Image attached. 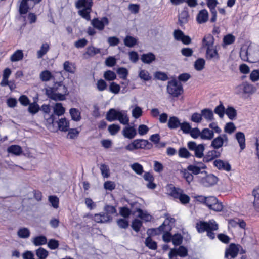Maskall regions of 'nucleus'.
Listing matches in <instances>:
<instances>
[{"instance_id":"f257e3e1","label":"nucleus","mask_w":259,"mask_h":259,"mask_svg":"<svg viewBox=\"0 0 259 259\" xmlns=\"http://www.w3.org/2000/svg\"><path fill=\"white\" fill-rule=\"evenodd\" d=\"M214 42V38L211 34L205 35L202 40V48H206V57L208 60H213L217 62L220 59V55L216 49H212Z\"/></svg>"},{"instance_id":"f03ea898","label":"nucleus","mask_w":259,"mask_h":259,"mask_svg":"<svg viewBox=\"0 0 259 259\" xmlns=\"http://www.w3.org/2000/svg\"><path fill=\"white\" fill-rule=\"evenodd\" d=\"M67 89L61 82L55 83L53 88L46 89V94L48 97L55 101H63L65 99V95Z\"/></svg>"},{"instance_id":"7ed1b4c3","label":"nucleus","mask_w":259,"mask_h":259,"mask_svg":"<svg viewBox=\"0 0 259 259\" xmlns=\"http://www.w3.org/2000/svg\"><path fill=\"white\" fill-rule=\"evenodd\" d=\"M241 245L234 243H231L225 249L224 258L226 259H247L246 255L238 256L239 248Z\"/></svg>"},{"instance_id":"20e7f679","label":"nucleus","mask_w":259,"mask_h":259,"mask_svg":"<svg viewBox=\"0 0 259 259\" xmlns=\"http://www.w3.org/2000/svg\"><path fill=\"white\" fill-rule=\"evenodd\" d=\"M166 90L167 92L174 98L179 97L184 93L182 84L176 78L168 81Z\"/></svg>"},{"instance_id":"39448f33","label":"nucleus","mask_w":259,"mask_h":259,"mask_svg":"<svg viewBox=\"0 0 259 259\" xmlns=\"http://www.w3.org/2000/svg\"><path fill=\"white\" fill-rule=\"evenodd\" d=\"M54 114H51L49 117L45 118L48 124V128L51 131H54L53 129V124L55 120V115L58 116L63 115L65 111V108L63 106L62 104L60 103H56L53 107Z\"/></svg>"},{"instance_id":"423d86ee","label":"nucleus","mask_w":259,"mask_h":259,"mask_svg":"<svg viewBox=\"0 0 259 259\" xmlns=\"http://www.w3.org/2000/svg\"><path fill=\"white\" fill-rule=\"evenodd\" d=\"M169 195L174 199H178L180 203L184 205L189 203L191 200L190 197L185 194L183 189L179 187L174 186L171 189Z\"/></svg>"},{"instance_id":"0eeeda50","label":"nucleus","mask_w":259,"mask_h":259,"mask_svg":"<svg viewBox=\"0 0 259 259\" xmlns=\"http://www.w3.org/2000/svg\"><path fill=\"white\" fill-rule=\"evenodd\" d=\"M188 148L191 151H194V156L201 158L204 156L205 145L203 143L197 145L195 141H189L187 143ZM194 157V156H193Z\"/></svg>"},{"instance_id":"6e6552de","label":"nucleus","mask_w":259,"mask_h":259,"mask_svg":"<svg viewBox=\"0 0 259 259\" xmlns=\"http://www.w3.org/2000/svg\"><path fill=\"white\" fill-rule=\"evenodd\" d=\"M205 205L210 210L217 212H220L223 208L222 202H219L218 198L214 196H207Z\"/></svg>"},{"instance_id":"1a4fd4ad","label":"nucleus","mask_w":259,"mask_h":259,"mask_svg":"<svg viewBox=\"0 0 259 259\" xmlns=\"http://www.w3.org/2000/svg\"><path fill=\"white\" fill-rule=\"evenodd\" d=\"M216 221L213 220H209L208 221H199L196 223V229L198 233L202 234L207 231L209 229H214L212 226Z\"/></svg>"},{"instance_id":"9d476101","label":"nucleus","mask_w":259,"mask_h":259,"mask_svg":"<svg viewBox=\"0 0 259 259\" xmlns=\"http://www.w3.org/2000/svg\"><path fill=\"white\" fill-rule=\"evenodd\" d=\"M125 201L127 202L131 207V208H129L127 206H124L120 208L119 214L120 215L124 218H128L131 214H135L134 213V210L135 209V207H137L139 204L137 202H130V200L128 199H126Z\"/></svg>"},{"instance_id":"9b49d317","label":"nucleus","mask_w":259,"mask_h":259,"mask_svg":"<svg viewBox=\"0 0 259 259\" xmlns=\"http://www.w3.org/2000/svg\"><path fill=\"white\" fill-rule=\"evenodd\" d=\"M93 5V0H82V18L91 20V12Z\"/></svg>"},{"instance_id":"f8f14e48","label":"nucleus","mask_w":259,"mask_h":259,"mask_svg":"<svg viewBox=\"0 0 259 259\" xmlns=\"http://www.w3.org/2000/svg\"><path fill=\"white\" fill-rule=\"evenodd\" d=\"M205 176L200 180V183L205 187H209L216 184L218 178L212 174H205Z\"/></svg>"},{"instance_id":"ddd939ff","label":"nucleus","mask_w":259,"mask_h":259,"mask_svg":"<svg viewBox=\"0 0 259 259\" xmlns=\"http://www.w3.org/2000/svg\"><path fill=\"white\" fill-rule=\"evenodd\" d=\"M91 23L94 28L101 31L104 29L106 25L109 24V21L107 17L104 16L102 17L100 20L98 18H94Z\"/></svg>"},{"instance_id":"4468645a","label":"nucleus","mask_w":259,"mask_h":259,"mask_svg":"<svg viewBox=\"0 0 259 259\" xmlns=\"http://www.w3.org/2000/svg\"><path fill=\"white\" fill-rule=\"evenodd\" d=\"M213 166L220 170L230 171L232 169L231 165L228 161L222 159H215L213 162Z\"/></svg>"},{"instance_id":"2eb2a0df","label":"nucleus","mask_w":259,"mask_h":259,"mask_svg":"<svg viewBox=\"0 0 259 259\" xmlns=\"http://www.w3.org/2000/svg\"><path fill=\"white\" fill-rule=\"evenodd\" d=\"M120 114V110L115 108H110L106 113V119L109 122L117 120Z\"/></svg>"},{"instance_id":"dca6fc26","label":"nucleus","mask_w":259,"mask_h":259,"mask_svg":"<svg viewBox=\"0 0 259 259\" xmlns=\"http://www.w3.org/2000/svg\"><path fill=\"white\" fill-rule=\"evenodd\" d=\"M221 156V152L215 150L209 151L205 155L202 157L203 162L204 163L209 162L216 158Z\"/></svg>"},{"instance_id":"f3484780","label":"nucleus","mask_w":259,"mask_h":259,"mask_svg":"<svg viewBox=\"0 0 259 259\" xmlns=\"http://www.w3.org/2000/svg\"><path fill=\"white\" fill-rule=\"evenodd\" d=\"M137 134L136 129L134 126H130V124L127 125L122 131L123 136L128 139H133L137 135Z\"/></svg>"},{"instance_id":"a211bd4d","label":"nucleus","mask_w":259,"mask_h":259,"mask_svg":"<svg viewBox=\"0 0 259 259\" xmlns=\"http://www.w3.org/2000/svg\"><path fill=\"white\" fill-rule=\"evenodd\" d=\"M138 212V217L144 220L145 222H150L151 221L152 216L150 215L147 211L142 209L139 205L135 207L134 210V213Z\"/></svg>"},{"instance_id":"6ab92c4d","label":"nucleus","mask_w":259,"mask_h":259,"mask_svg":"<svg viewBox=\"0 0 259 259\" xmlns=\"http://www.w3.org/2000/svg\"><path fill=\"white\" fill-rule=\"evenodd\" d=\"M189 14L188 8L185 7L183 10L179 14L178 21L179 25L182 27L184 24H186L188 22V18Z\"/></svg>"},{"instance_id":"aec40b11","label":"nucleus","mask_w":259,"mask_h":259,"mask_svg":"<svg viewBox=\"0 0 259 259\" xmlns=\"http://www.w3.org/2000/svg\"><path fill=\"white\" fill-rule=\"evenodd\" d=\"M156 59V56L153 52L143 53L141 55V60L144 64H150Z\"/></svg>"},{"instance_id":"412c9836","label":"nucleus","mask_w":259,"mask_h":259,"mask_svg":"<svg viewBox=\"0 0 259 259\" xmlns=\"http://www.w3.org/2000/svg\"><path fill=\"white\" fill-rule=\"evenodd\" d=\"M208 20V13L206 9L200 10L196 17V20L199 24H203Z\"/></svg>"},{"instance_id":"4be33fe9","label":"nucleus","mask_w":259,"mask_h":259,"mask_svg":"<svg viewBox=\"0 0 259 259\" xmlns=\"http://www.w3.org/2000/svg\"><path fill=\"white\" fill-rule=\"evenodd\" d=\"M144 179L148 182L147 187L150 189H154L156 187V184L154 183V178L150 172H146L143 176Z\"/></svg>"},{"instance_id":"5701e85b","label":"nucleus","mask_w":259,"mask_h":259,"mask_svg":"<svg viewBox=\"0 0 259 259\" xmlns=\"http://www.w3.org/2000/svg\"><path fill=\"white\" fill-rule=\"evenodd\" d=\"M181 123L178 117L170 116L168 120L167 126L170 130L176 129L181 126Z\"/></svg>"},{"instance_id":"b1692460","label":"nucleus","mask_w":259,"mask_h":259,"mask_svg":"<svg viewBox=\"0 0 259 259\" xmlns=\"http://www.w3.org/2000/svg\"><path fill=\"white\" fill-rule=\"evenodd\" d=\"M31 6H32V5L30 4V2L28 0H21L19 6V12L20 14H26Z\"/></svg>"},{"instance_id":"393cba45","label":"nucleus","mask_w":259,"mask_h":259,"mask_svg":"<svg viewBox=\"0 0 259 259\" xmlns=\"http://www.w3.org/2000/svg\"><path fill=\"white\" fill-rule=\"evenodd\" d=\"M101 53L100 49L95 48L93 46H88L86 49V51L83 54L85 57H93L97 54Z\"/></svg>"},{"instance_id":"a878e982","label":"nucleus","mask_w":259,"mask_h":259,"mask_svg":"<svg viewBox=\"0 0 259 259\" xmlns=\"http://www.w3.org/2000/svg\"><path fill=\"white\" fill-rule=\"evenodd\" d=\"M235 136L239 144L241 150H244L246 147L245 136L244 133L242 132H237L236 133Z\"/></svg>"},{"instance_id":"bb28decb","label":"nucleus","mask_w":259,"mask_h":259,"mask_svg":"<svg viewBox=\"0 0 259 259\" xmlns=\"http://www.w3.org/2000/svg\"><path fill=\"white\" fill-rule=\"evenodd\" d=\"M205 167L204 166L202 165V167H199L195 163L193 164H190L187 166V170L191 171L193 175H197L201 173L202 174H207L206 171H201L202 168Z\"/></svg>"},{"instance_id":"cd10ccee","label":"nucleus","mask_w":259,"mask_h":259,"mask_svg":"<svg viewBox=\"0 0 259 259\" xmlns=\"http://www.w3.org/2000/svg\"><path fill=\"white\" fill-rule=\"evenodd\" d=\"M214 136V132L208 128H204L201 132V139L202 140H211Z\"/></svg>"},{"instance_id":"c85d7f7f","label":"nucleus","mask_w":259,"mask_h":259,"mask_svg":"<svg viewBox=\"0 0 259 259\" xmlns=\"http://www.w3.org/2000/svg\"><path fill=\"white\" fill-rule=\"evenodd\" d=\"M141 139H137L133 140L131 143L127 145L125 148L126 150L133 151L134 150L140 149L141 146L140 145Z\"/></svg>"},{"instance_id":"c756f323","label":"nucleus","mask_w":259,"mask_h":259,"mask_svg":"<svg viewBox=\"0 0 259 259\" xmlns=\"http://www.w3.org/2000/svg\"><path fill=\"white\" fill-rule=\"evenodd\" d=\"M124 45L130 48H132L138 44V39L131 35H127L124 39Z\"/></svg>"},{"instance_id":"7c9ffc66","label":"nucleus","mask_w":259,"mask_h":259,"mask_svg":"<svg viewBox=\"0 0 259 259\" xmlns=\"http://www.w3.org/2000/svg\"><path fill=\"white\" fill-rule=\"evenodd\" d=\"M32 243L35 246H41L47 244V238L45 236L39 235L32 238Z\"/></svg>"},{"instance_id":"2f4dec72","label":"nucleus","mask_w":259,"mask_h":259,"mask_svg":"<svg viewBox=\"0 0 259 259\" xmlns=\"http://www.w3.org/2000/svg\"><path fill=\"white\" fill-rule=\"evenodd\" d=\"M224 143V140L222 136H218L212 140L210 146L215 150L216 149H219L220 148L222 147Z\"/></svg>"},{"instance_id":"473e14b6","label":"nucleus","mask_w":259,"mask_h":259,"mask_svg":"<svg viewBox=\"0 0 259 259\" xmlns=\"http://www.w3.org/2000/svg\"><path fill=\"white\" fill-rule=\"evenodd\" d=\"M7 151L9 153L15 155L16 156H19L22 153L21 147L17 145H12L8 147Z\"/></svg>"},{"instance_id":"72a5a7b5","label":"nucleus","mask_w":259,"mask_h":259,"mask_svg":"<svg viewBox=\"0 0 259 259\" xmlns=\"http://www.w3.org/2000/svg\"><path fill=\"white\" fill-rule=\"evenodd\" d=\"M58 123V128L63 132L68 131L69 128V122L65 118H62L59 119Z\"/></svg>"},{"instance_id":"f704fd0d","label":"nucleus","mask_w":259,"mask_h":259,"mask_svg":"<svg viewBox=\"0 0 259 259\" xmlns=\"http://www.w3.org/2000/svg\"><path fill=\"white\" fill-rule=\"evenodd\" d=\"M24 54L21 50H17L11 56L10 60L12 62L19 61L23 59Z\"/></svg>"},{"instance_id":"c9c22d12","label":"nucleus","mask_w":259,"mask_h":259,"mask_svg":"<svg viewBox=\"0 0 259 259\" xmlns=\"http://www.w3.org/2000/svg\"><path fill=\"white\" fill-rule=\"evenodd\" d=\"M252 195L254 198L253 203V206L255 210L259 212V186L253 189Z\"/></svg>"},{"instance_id":"e433bc0d","label":"nucleus","mask_w":259,"mask_h":259,"mask_svg":"<svg viewBox=\"0 0 259 259\" xmlns=\"http://www.w3.org/2000/svg\"><path fill=\"white\" fill-rule=\"evenodd\" d=\"M202 117L207 121H212L214 120V115L213 111L210 108H204L201 111Z\"/></svg>"},{"instance_id":"4c0bfd02","label":"nucleus","mask_w":259,"mask_h":259,"mask_svg":"<svg viewBox=\"0 0 259 259\" xmlns=\"http://www.w3.org/2000/svg\"><path fill=\"white\" fill-rule=\"evenodd\" d=\"M225 114L230 120H234L236 118L237 113V110L234 107L228 106L225 110Z\"/></svg>"},{"instance_id":"58836bf2","label":"nucleus","mask_w":259,"mask_h":259,"mask_svg":"<svg viewBox=\"0 0 259 259\" xmlns=\"http://www.w3.org/2000/svg\"><path fill=\"white\" fill-rule=\"evenodd\" d=\"M205 65V59L203 58H198L195 61L194 67L196 70L200 71L204 69Z\"/></svg>"},{"instance_id":"ea45409f","label":"nucleus","mask_w":259,"mask_h":259,"mask_svg":"<svg viewBox=\"0 0 259 259\" xmlns=\"http://www.w3.org/2000/svg\"><path fill=\"white\" fill-rule=\"evenodd\" d=\"M183 240V236L180 233H177L172 235V243L175 246H178L182 244Z\"/></svg>"},{"instance_id":"a19ab883","label":"nucleus","mask_w":259,"mask_h":259,"mask_svg":"<svg viewBox=\"0 0 259 259\" xmlns=\"http://www.w3.org/2000/svg\"><path fill=\"white\" fill-rule=\"evenodd\" d=\"M145 244L146 247L151 250H156L157 248V243L154 241L151 237H147L145 239Z\"/></svg>"},{"instance_id":"79ce46f5","label":"nucleus","mask_w":259,"mask_h":259,"mask_svg":"<svg viewBox=\"0 0 259 259\" xmlns=\"http://www.w3.org/2000/svg\"><path fill=\"white\" fill-rule=\"evenodd\" d=\"M143 225V222L138 218H135L132 222L131 227L136 232H139Z\"/></svg>"},{"instance_id":"37998d69","label":"nucleus","mask_w":259,"mask_h":259,"mask_svg":"<svg viewBox=\"0 0 259 259\" xmlns=\"http://www.w3.org/2000/svg\"><path fill=\"white\" fill-rule=\"evenodd\" d=\"M49 45L47 43L42 44L40 50L37 52V57L38 59L41 58L49 51Z\"/></svg>"},{"instance_id":"c03bdc74","label":"nucleus","mask_w":259,"mask_h":259,"mask_svg":"<svg viewBox=\"0 0 259 259\" xmlns=\"http://www.w3.org/2000/svg\"><path fill=\"white\" fill-rule=\"evenodd\" d=\"M17 235L19 238H27L30 236V232L28 228L22 227L18 230Z\"/></svg>"},{"instance_id":"a18cd8bd","label":"nucleus","mask_w":259,"mask_h":259,"mask_svg":"<svg viewBox=\"0 0 259 259\" xmlns=\"http://www.w3.org/2000/svg\"><path fill=\"white\" fill-rule=\"evenodd\" d=\"M39 78L42 81H48L53 78L51 72L48 70H44L39 74Z\"/></svg>"},{"instance_id":"49530a36","label":"nucleus","mask_w":259,"mask_h":259,"mask_svg":"<svg viewBox=\"0 0 259 259\" xmlns=\"http://www.w3.org/2000/svg\"><path fill=\"white\" fill-rule=\"evenodd\" d=\"M117 73L119 75L120 78L125 80L127 79L128 74L127 69L123 67H119L116 70Z\"/></svg>"},{"instance_id":"de8ad7c7","label":"nucleus","mask_w":259,"mask_h":259,"mask_svg":"<svg viewBox=\"0 0 259 259\" xmlns=\"http://www.w3.org/2000/svg\"><path fill=\"white\" fill-rule=\"evenodd\" d=\"M36 255L38 259H46L49 255V252L42 247H39L36 250Z\"/></svg>"},{"instance_id":"09e8293b","label":"nucleus","mask_w":259,"mask_h":259,"mask_svg":"<svg viewBox=\"0 0 259 259\" xmlns=\"http://www.w3.org/2000/svg\"><path fill=\"white\" fill-rule=\"evenodd\" d=\"M225 108L222 102H220V104L217 106L214 110V112L218 114L220 118H222L225 113Z\"/></svg>"},{"instance_id":"8fccbe9b","label":"nucleus","mask_w":259,"mask_h":259,"mask_svg":"<svg viewBox=\"0 0 259 259\" xmlns=\"http://www.w3.org/2000/svg\"><path fill=\"white\" fill-rule=\"evenodd\" d=\"M178 155L180 157L184 158H188L192 156L191 153L186 147H181L178 151Z\"/></svg>"},{"instance_id":"3c124183","label":"nucleus","mask_w":259,"mask_h":259,"mask_svg":"<svg viewBox=\"0 0 259 259\" xmlns=\"http://www.w3.org/2000/svg\"><path fill=\"white\" fill-rule=\"evenodd\" d=\"M154 77L157 80H161L163 81H166L168 79V77L167 73L160 71H156L154 73Z\"/></svg>"},{"instance_id":"603ef678","label":"nucleus","mask_w":259,"mask_h":259,"mask_svg":"<svg viewBox=\"0 0 259 259\" xmlns=\"http://www.w3.org/2000/svg\"><path fill=\"white\" fill-rule=\"evenodd\" d=\"M103 76L106 80L113 81L116 78V73L110 70L106 71L103 75Z\"/></svg>"},{"instance_id":"864d4df0","label":"nucleus","mask_w":259,"mask_h":259,"mask_svg":"<svg viewBox=\"0 0 259 259\" xmlns=\"http://www.w3.org/2000/svg\"><path fill=\"white\" fill-rule=\"evenodd\" d=\"M120 85L115 82L112 81L109 84V91L113 94H118L120 91Z\"/></svg>"},{"instance_id":"5fc2aeb1","label":"nucleus","mask_w":259,"mask_h":259,"mask_svg":"<svg viewBox=\"0 0 259 259\" xmlns=\"http://www.w3.org/2000/svg\"><path fill=\"white\" fill-rule=\"evenodd\" d=\"M69 113L71 118L74 121H79L80 118V112L76 108H71Z\"/></svg>"},{"instance_id":"6e6d98bb","label":"nucleus","mask_w":259,"mask_h":259,"mask_svg":"<svg viewBox=\"0 0 259 259\" xmlns=\"http://www.w3.org/2000/svg\"><path fill=\"white\" fill-rule=\"evenodd\" d=\"M166 219L164 222L167 225L169 231L172 229V225L176 223V220L174 218L171 217L168 213L165 214Z\"/></svg>"},{"instance_id":"4d7b16f0","label":"nucleus","mask_w":259,"mask_h":259,"mask_svg":"<svg viewBox=\"0 0 259 259\" xmlns=\"http://www.w3.org/2000/svg\"><path fill=\"white\" fill-rule=\"evenodd\" d=\"M235 40V36L232 34H228L226 35L223 39V42L225 45H230L234 42Z\"/></svg>"},{"instance_id":"13d9d810","label":"nucleus","mask_w":259,"mask_h":259,"mask_svg":"<svg viewBox=\"0 0 259 259\" xmlns=\"http://www.w3.org/2000/svg\"><path fill=\"white\" fill-rule=\"evenodd\" d=\"M139 77L145 81H147L152 79V76L149 73L145 70H141L139 73Z\"/></svg>"},{"instance_id":"bf43d9fd","label":"nucleus","mask_w":259,"mask_h":259,"mask_svg":"<svg viewBox=\"0 0 259 259\" xmlns=\"http://www.w3.org/2000/svg\"><path fill=\"white\" fill-rule=\"evenodd\" d=\"M117 120H119L120 123L123 125L129 124V118L123 111H121V114Z\"/></svg>"},{"instance_id":"052dcab7","label":"nucleus","mask_w":259,"mask_h":259,"mask_svg":"<svg viewBox=\"0 0 259 259\" xmlns=\"http://www.w3.org/2000/svg\"><path fill=\"white\" fill-rule=\"evenodd\" d=\"M177 248L178 251L179 256L184 258L186 257L188 255V248L184 245L178 246Z\"/></svg>"},{"instance_id":"680f3d73","label":"nucleus","mask_w":259,"mask_h":259,"mask_svg":"<svg viewBox=\"0 0 259 259\" xmlns=\"http://www.w3.org/2000/svg\"><path fill=\"white\" fill-rule=\"evenodd\" d=\"M131 167L137 175H141L144 172L143 166L139 163H133Z\"/></svg>"},{"instance_id":"e2e57ef3","label":"nucleus","mask_w":259,"mask_h":259,"mask_svg":"<svg viewBox=\"0 0 259 259\" xmlns=\"http://www.w3.org/2000/svg\"><path fill=\"white\" fill-rule=\"evenodd\" d=\"M140 145L141 146L140 149L145 150H150L153 146V144L151 142H150L148 140H145L143 139H141Z\"/></svg>"},{"instance_id":"0e129e2a","label":"nucleus","mask_w":259,"mask_h":259,"mask_svg":"<svg viewBox=\"0 0 259 259\" xmlns=\"http://www.w3.org/2000/svg\"><path fill=\"white\" fill-rule=\"evenodd\" d=\"M118 226L122 229H126L129 226V221L126 218L118 219L117 221Z\"/></svg>"},{"instance_id":"69168bd1","label":"nucleus","mask_w":259,"mask_h":259,"mask_svg":"<svg viewBox=\"0 0 259 259\" xmlns=\"http://www.w3.org/2000/svg\"><path fill=\"white\" fill-rule=\"evenodd\" d=\"M108 130L111 135H115L120 130V126L117 124H112L108 126Z\"/></svg>"},{"instance_id":"338daca9","label":"nucleus","mask_w":259,"mask_h":259,"mask_svg":"<svg viewBox=\"0 0 259 259\" xmlns=\"http://www.w3.org/2000/svg\"><path fill=\"white\" fill-rule=\"evenodd\" d=\"M142 108L136 105L132 110V116L135 119H138L142 116Z\"/></svg>"},{"instance_id":"774afa93","label":"nucleus","mask_w":259,"mask_h":259,"mask_svg":"<svg viewBox=\"0 0 259 259\" xmlns=\"http://www.w3.org/2000/svg\"><path fill=\"white\" fill-rule=\"evenodd\" d=\"M49 202L54 208H58L59 207V198L56 196H50L48 198Z\"/></svg>"}]
</instances>
